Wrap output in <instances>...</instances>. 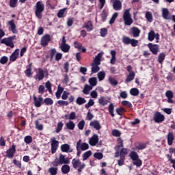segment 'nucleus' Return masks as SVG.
I'll return each mask as SVG.
<instances>
[{
  "instance_id": "1",
  "label": "nucleus",
  "mask_w": 175,
  "mask_h": 175,
  "mask_svg": "<svg viewBox=\"0 0 175 175\" xmlns=\"http://www.w3.org/2000/svg\"><path fill=\"white\" fill-rule=\"evenodd\" d=\"M70 163V159L66 157L65 155L60 154L58 159H55L53 162L52 165L55 167L59 165H68Z\"/></svg>"
},
{
  "instance_id": "2",
  "label": "nucleus",
  "mask_w": 175,
  "mask_h": 175,
  "mask_svg": "<svg viewBox=\"0 0 175 175\" xmlns=\"http://www.w3.org/2000/svg\"><path fill=\"white\" fill-rule=\"evenodd\" d=\"M44 10V4L42 1H38L36 5L35 14L38 18H42Z\"/></svg>"
},
{
  "instance_id": "3",
  "label": "nucleus",
  "mask_w": 175,
  "mask_h": 175,
  "mask_svg": "<svg viewBox=\"0 0 175 175\" xmlns=\"http://www.w3.org/2000/svg\"><path fill=\"white\" fill-rule=\"evenodd\" d=\"M72 165L74 169L77 170L79 173H81L83 172V169L85 167V163L80 161V159H73L72 161Z\"/></svg>"
},
{
  "instance_id": "4",
  "label": "nucleus",
  "mask_w": 175,
  "mask_h": 175,
  "mask_svg": "<svg viewBox=\"0 0 175 175\" xmlns=\"http://www.w3.org/2000/svg\"><path fill=\"white\" fill-rule=\"evenodd\" d=\"M15 39H16V36L5 38L1 40V43L2 44H5V46H8V47H11V49H13L14 47V44L13 43V40H14Z\"/></svg>"
},
{
  "instance_id": "5",
  "label": "nucleus",
  "mask_w": 175,
  "mask_h": 175,
  "mask_svg": "<svg viewBox=\"0 0 175 175\" xmlns=\"http://www.w3.org/2000/svg\"><path fill=\"white\" fill-rule=\"evenodd\" d=\"M123 19L124 21L125 25H131L133 21L132 17H131V14L129 13V10H126L123 15Z\"/></svg>"
},
{
  "instance_id": "6",
  "label": "nucleus",
  "mask_w": 175,
  "mask_h": 175,
  "mask_svg": "<svg viewBox=\"0 0 175 175\" xmlns=\"http://www.w3.org/2000/svg\"><path fill=\"white\" fill-rule=\"evenodd\" d=\"M51 146V152L52 154H55L57 152V150H58V146H59V142H58L55 137H52L50 139Z\"/></svg>"
},
{
  "instance_id": "7",
  "label": "nucleus",
  "mask_w": 175,
  "mask_h": 175,
  "mask_svg": "<svg viewBox=\"0 0 175 175\" xmlns=\"http://www.w3.org/2000/svg\"><path fill=\"white\" fill-rule=\"evenodd\" d=\"M60 49L64 53H68L69 50H70V46L66 44V40H65V36H63L62 38Z\"/></svg>"
},
{
  "instance_id": "8",
  "label": "nucleus",
  "mask_w": 175,
  "mask_h": 175,
  "mask_svg": "<svg viewBox=\"0 0 175 175\" xmlns=\"http://www.w3.org/2000/svg\"><path fill=\"white\" fill-rule=\"evenodd\" d=\"M88 148H90V145H88L87 143L81 144V139H79L77 143V151H79L80 149L82 150V151H85V150H88Z\"/></svg>"
},
{
  "instance_id": "9",
  "label": "nucleus",
  "mask_w": 175,
  "mask_h": 175,
  "mask_svg": "<svg viewBox=\"0 0 175 175\" xmlns=\"http://www.w3.org/2000/svg\"><path fill=\"white\" fill-rule=\"evenodd\" d=\"M148 39L150 40V42H152L154 39H156V42L158 43V42H159V33H155V31H151L150 33H148Z\"/></svg>"
},
{
  "instance_id": "10",
  "label": "nucleus",
  "mask_w": 175,
  "mask_h": 175,
  "mask_svg": "<svg viewBox=\"0 0 175 175\" xmlns=\"http://www.w3.org/2000/svg\"><path fill=\"white\" fill-rule=\"evenodd\" d=\"M44 74L49 76V71H44L42 68H39L36 75V79H38L39 81L43 80V79H44Z\"/></svg>"
},
{
  "instance_id": "11",
  "label": "nucleus",
  "mask_w": 175,
  "mask_h": 175,
  "mask_svg": "<svg viewBox=\"0 0 175 175\" xmlns=\"http://www.w3.org/2000/svg\"><path fill=\"white\" fill-rule=\"evenodd\" d=\"M148 47L149 50H150L151 53H152V54H154V55H157V54H158V51H159V45L149 43L148 44Z\"/></svg>"
},
{
  "instance_id": "12",
  "label": "nucleus",
  "mask_w": 175,
  "mask_h": 175,
  "mask_svg": "<svg viewBox=\"0 0 175 175\" xmlns=\"http://www.w3.org/2000/svg\"><path fill=\"white\" fill-rule=\"evenodd\" d=\"M154 121L157 123L163 122L165 121V116L162 115L160 112H156L154 116Z\"/></svg>"
},
{
  "instance_id": "13",
  "label": "nucleus",
  "mask_w": 175,
  "mask_h": 175,
  "mask_svg": "<svg viewBox=\"0 0 175 175\" xmlns=\"http://www.w3.org/2000/svg\"><path fill=\"white\" fill-rule=\"evenodd\" d=\"M99 142V136L98 135L94 134L93 136L89 139V144L92 146H96Z\"/></svg>"
},
{
  "instance_id": "14",
  "label": "nucleus",
  "mask_w": 175,
  "mask_h": 175,
  "mask_svg": "<svg viewBox=\"0 0 175 175\" xmlns=\"http://www.w3.org/2000/svg\"><path fill=\"white\" fill-rule=\"evenodd\" d=\"M118 145L116 147V152L115 153V157L117 158L118 157V154L120 153V150L124 147L123 141L121 138L118 139Z\"/></svg>"
},
{
  "instance_id": "15",
  "label": "nucleus",
  "mask_w": 175,
  "mask_h": 175,
  "mask_svg": "<svg viewBox=\"0 0 175 175\" xmlns=\"http://www.w3.org/2000/svg\"><path fill=\"white\" fill-rule=\"evenodd\" d=\"M33 100H34V105L36 107H40L44 103V100L42 96L36 97V96H33Z\"/></svg>"
},
{
  "instance_id": "16",
  "label": "nucleus",
  "mask_w": 175,
  "mask_h": 175,
  "mask_svg": "<svg viewBox=\"0 0 175 175\" xmlns=\"http://www.w3.org/2000/svg\"><path fill=\"white\" fill-rule=\"evenodd\" d=\"M51 40V38L50 37V35L46 34L41 38V45L43 46V47H46L47 44H49V42Z\"/></svg>"
},
{
  "instance_id": "17",
  "label": "nucleus",
  "mask_w": 175,
  "mask_h": 175,
  "mask_svg": "<svg viewBox=\"0 0 175 175\" xmlns=\"http://www.w3.org/2000/svg\"><path fill=\"white\" fill-rule=\"evenodd\" d=\"M16 153V146L12 145L11 148H10L7 151V157L8 158H13L14 157V154Z\"/></svg>"
},
{
  "instance_id": "18",
  "label": "nucleus",
  "mask_w": 175,
  "mask_h": 175,
  "mask_svg": "<svg viewBox=\"0 0 175 175\" xmlns=\"http://www.w3.org/2000/svg\"><path fill=\"white\" fill-rule=\"evenodd\" d=\"M99 105H102V106H106L107 103H110V97L105 98L103 96H100L98 98Z\"/></svg>"
},
{
  "instance_id": "19",
  "label": "nucleus",
  "mask_w": 175,
  "mask_h": 175,
  "mask_svg": "<svg viewBox=\"0 0 175 175\" xmlns=\"http://www.w3.org/2000/svg\"><path fill=\"white\" fill-rule=\"evenodd\" d=\"M140 29L137 27H132L131 29V33L133 35V38H139L140 36Z\"/></svg>"
},
{
  "instance_id": "20",
  "label": "nucleus",
  "mask_w": 175,
  "mask_h": 175,
  "mask_svg": "<svg viewBox=\"0 0 175 175\" xmlns=\"http://www.w3.org/2000/svg\"><path fill=\"white\" fill-rule=\"evenodd\" d=\"M20 54V49H17L14 51V52L12 53L10 57V60L12 61V62H14L16 59L18 58V55Z\"/></svg>"
},
{
  "instance_id": "21",
  "label": "nucleus",
  "mask_w": 175,
  "mask_h": 175,
  "mask_svg": "<svg viewBox=\"0 0 175 175\" xmlns=\"http://www.w3.org/2000/svg\"><path fill=\"white\" fill-rule=\"evenodd\" d=\"M90 125L92 128H94L96 131H99L102 128V126H100V123H99V121L98 120L92 121Z\"/></svg>"
},
{
  "instance_id": "22",
  "label": "nucleus",
  "mask_w": 175,
  "mask_h": 175,
  "mask_svg": "<svg viewBox=\"0 0 175 175\" xmlns=\"http://www.w3.org/2000/svg\"><path fill=\"white\" fill-rule=\"evenodd\" d=\"M74 46L79 51L80 50H81L82 53H85V51H87V49L84 46H83V44L77 41L74 42Z\"/></svg>"
},
{
  "instance_id": "23",
  "label": "nucleus",
  "mask_w": 175,
  "mask_h": 175,
  "mask_svg": "<svg viewBox=\"0 0 175 175\" xmlns=\"http://www.w3.org/2000/svg\"><path fill=\"white\" fill-rule=\"evenodd\" d=\"M113 8L115 10H121L122 6L120 0H114L113 3Z\"/></svg>"
},
{
  "instance_id": "24",
  "label": "nucleus",
  "mask_w": 175,
  "mask_h": 175,
  "mask_svg": "<svg viewBox=\"0 0 175 175\" xmlns=\"http://www.w3.org/2000/svg\"><path fill=\"white\" fill-rule=\"evenodd\" d=\"M8 25L10 27L11 31L13 33H17V29L16 24L14 23V20L8 21Z\"/></svg>"
},
{
  "instance_id": "25",
  "label": "nucleus",
  "mask_w": 175,
  "mask_h": 175,
  "mask_svg": "<svg viewBox=\"0 0 175 175\" xmlns=\"http://www.w3.org/2000/svg\"><path fill=\"white\" fill-rule=\"evenodd\" d=\"M61 150L63 152H72L73 151V150L70 149V146L68 144L62 145Z\"/></svg>"
},
{
  "instance_id": "26",
  "label": "nucleus",
  "mask_w": 175,
  "mask_h": 175,
  "mask_svg": "<svg viewBox=\"0 0 175 175\" xmlns=\"http://www.w3.org/2000/svg\"><path fill=\"white\" fill-rule=\"evenodd\" d=\"M103 55V52L99 53L95 57L94 60L93 65H100V58Z\"/></svg>"
},
{
  "instance_id": "27",
  "label": "nucleus",
  "mask_w": 175,
  "mask_h": 175,
  "mask_svg": "<svg viewBox=\"0 0 175 175\" xmlns=\"http://www.w3.org/2000/svg\"><path fill=\"white\" fill-rule=\"evenodd\" d=\"M167 143L169 146H172V144H173V141L174 140V134H173V133L170 132L167 134Z\"/></svg>"
},
{
  "instance_id": "28",
  "label": "nucleus",
  "mask_w": 175,
  "mask_h": 175,
  "mask_svg": "<svg viewBox=\"0 0 175 175\" xmlns=\"http://www.w3.org/2000/svg\"><path fill=\"white\" fill-rule=\"evenodd\" d=\"M110 54H111V59H110V64H111V65H114V64H116V55H117V52H116V51H110Z\"/></svg>"
},
{
  "instance_id": "29",
  "label": "nucleus",
  "mask_w": 175,
  "mask_h": 175,
  "mask_svg": "<svg viewBox=\"0 0 175 175\" xmlns=\"http://www.w3.org/2000/svg\"><path fill=\"white\" fill-rule=\"evenodd\" d=\"M83 28H86L87 31L90 32L94 29V26L92 25V23L91 21H88L83 25Z\"/></svg>"
},
{
  "instance_id": "30",
  "label": "nucleus",
  "mask_w": 175,
  "mask_h": 175,
  "mask_svg": "<svg viewBox=\"0 0 175 175\" xmlns=\"http://www.w3.org/2000/svg\"><path fill=\"white\" fill-rule=\"evenodd\" d=\"M66 126L70 131H73V129H75V126H76V124L75 122H73V121L70 120L66 124Z\"/></svg>"
},
{
  "instance_id": "31",
  "label": "nucleus",
  "mask_w": 175,
  "mask_h": 175,
  "mask_svg": "<svg viewBox=\"0 0 175 175\" xmlns=\"http://www.w3.org/2000/svg\"><path fill=\"white\" fill-rule=\"evenodd\" d=\"M127 154L128 150L121 148L119 150V153L118 154V155H120V158H125V155H126Z\"/></svg>"
},
{
  "instance_id": "32",
  "label": "nucleus",
  "mask_w": 175,
  "mask_h": 175,
  "mask_svg": "<svg viewBox=\"0 0 175 175\" xmlns=\"http://www.w3.org/2000/svg\"><path fill=\"white\" fill-rule=\"evenodd\" d=\"M66 120H76V113L71 112L64 116Z\"/></svg>"
},
{
  "instance_id": "33",
  "label": "nucleus",
  "mask_w": 175,
  "mask_h": 175,
  "mask_svg": "<svg viewBox=\"0 0 175 175\" xmlns=\"http://www.w3.org/2000/svg\"><path fill=\"white\" fill-rule=\"evenodd\" d=\"M135 72H130L126 79V83H131V81H132V80L135 79Z\"/></svg>"
},
{
  "instance_id": "34",
  "label": "nucleus",
  "mask_w": 175,
  "mask_h": 175,
  "mask_svg": "<svg viewBox=\"0 0 175 175\" xmlns=\"http://www.w3.org/2000/svg\"><path fill=\"white\" fill-rule=\"evenodd\" d=\"M162 14L165 20H169L170 18V15L169 14V10H167V9L163 8L162 10Z\"/></svg>"
},
{
  "instance_id": "35",
  "label": "nucleus",
  "mask_w": 175,
  "mask_h": 175,
  "mask_svg": "<svg viewBox=\"0 0 175 175\" xmlns=\"http://www.w3.org/2000/svg\"><path fill=\"white\" fill-rule=\"evenodd\" d=\"M62 172L64 174H68L70 172V167L68 165H64L62 167Z\"/></svg>"
},
{
  "instance_id": "36",
  "label": "nucleus",
  "mask_w": 175,
  "mask_h": 175,
  "mask_svg": "<svg viewBox=\"0 0 175 175\" xmlns=\"http://www.w3.org/2000/svg\"><path fill=\"white\" fill-rule=\"evenodd\" d=\"M94 86L92 85H85V88L83 89V94H85V95H88V94H90V91H91V90H92V88Z\"/></svg>"
},
{
  "instance_id": "37",
  "label": "nucleus",
  "mask_w": 175,
  "mask_h": 175,
  "mask_svg": "<svg viewBox=\"0 0 175 175\" xmlns=\"http://www.w3.org/2000/svg\"><path fill=\"white\" fill-rule=\"evenodd\" d=\"M63 92H64V88L59 85L57 88V91L55 93V96L57 99H59V98H61V94H62Z\"/></svg>"
},
{
  "instance_id": "38",
  "label": "nucleus",
  "mask_w": 175,
  "mask_h": 175,
  "mask_svg": "<svg viewBox=\"0 0 175 175\" xmlns=\"http://www.w3.org/2000/svg\"><path fill=\"white\" fill-rule=\"evenodd\" d=\"M89 83L92 87H95L98 84V80L96 79V77H92L89 79Z\"/></svg>"
},
{
  "instance_id": "39",
  "label": "nucleus",
  "mask_w": 175,
  "mask_h": 175,
  "mask_svg": "<svg viewBox=\"0 0 175 175\" xmlns=\"http://www.w3.org/2000/svg\"><path fill=\"white\" fill-rule=\"evenodd\" d=\"M97 76L99 81H102V80H104L106 77V72H105V71H100L98 73Z\"/></svg>"
},
{
  "instance_id": "40",
  "label": "nucleus",
  "mask_w": 175,
  "mask_h": 175,
  "mask_svg": "<svg viewBox=\"0 0 175 175\" xmlns=\"http://www.w3.org/2000/svg\"><path fill=\"white\" fill-rule=\"evenodd\" d=\"M92 155V152H91V150L85 152L83 154V161H87V159H88L89 157H91Z\"/></svg>"
},
{
  "instance_id": "41",
  "label": "nucleus",
  "mask_w": 175,
  "mask_h": 175,
  "mask_svg": "<svg viewBox=\"0 0 175 175\" xmlns=\"http://www.w3.org/2000/svg\"><path fill=\"white\" fill-rule=\"evenodd\" d=\"M100 70V68H99V65L98 64H92V73H96Z\"/></svg>"
},
{
  "instance_id": "42",
  "label": "nucleus",
  "mask_w": 175,
  "mask_h": 175,
  "mask_svg": "<svg viewBox=\"0 0 175 175\" xmlns=\"http://www.w3.org/2000/svg\"><path fill=\"white\" fill-rule=\"evenodd\" d=\"M25 74L26 75L27 77H32V68H31V66L27 68V70L25 71Z\"/></svg>"
},
{
  "instance_id": "43",
  "label": "nucleus",
  "mask_w": 175,
  "mask_h": 175,
  "mask_svg": "<svg viewBox=\"0 0 175 175\" xmlns=\"http://www.w3.org/2000/svg\"><path fill=\"white\" fill-rule=\"evenodd\" d=\"M87 102V100H85V98H83V97H78L77 98V105H84V103H85Z\"/></svg>"
},
{
  "instance_id": "44",
  "label": "nucleus",
  "mask_w": 175,
  "mask_h": 175,
  "mask_svg": "<svg viewBox=\"0 0 175 175\" xmlns=\"http://www.w3.org/2000/svg\"><path fill=\"white\" fill-rule=\"evenodd\" d=\"M66 9H62L60 10L58 13H57V17H59V18H62V17H65L66 16V14H65V12H66Z\"/></svg>"
},
{
  "instance_id": "45",
  "label": "nucleus",
  "mask_w": 175,
  "mask_h": 175,
  "mask_svg": "<svg viewBox=\"0 0 175 175\" xmlns=\"http://www.w3.org/2000/svg\"><path fill=\"white\" fill-rule=\"evenodd\" d=\"M130 157L133 161H136V159H139V155L136 152L133 151L130 153Z\"/></svg>"
},
{
  "instance_id": "46",
  "label": "nucleus",
  "mask_w": 175,
  "mask_h": 175,
  "mask_svg": "<svg viewBox=\"0 0 175 175\" xmlns=\"http://www.w3.org/2000/svg\"><path fill=\"white\" fill-rule=\"evenodd\" d=\"M49 172L51 175H57L58 173V168L57 167H51L49 169Z\"/></svg>"
},
{
  "instance_id": "47",
  "label": "nucleus",
  "mask_w": 175,
  "mask_h": 175,
  "mask_svg": "<svg viewBox=\"0 0 175 175\" xmlns=\"http://www.w3.org/2000/svg\"><path fill=\"white\" fill-rule=\"evenodd\" d=\"M130 94L131 95H133V96H137V95H139V90L137 88H132L131 90H130Z\"/></svg>"
},
{
  "instance_id": "48",
  "label": "nucleus",
  "mask_w": 175,
  "mask_h": 175,
  "mask_svg": "<svg viewBox=\"0 0 175 175\" xmlns=\"http://www.w3.org/2000/svg\"><path fill=\"white\" fill-rule=\"evenodd\" d=\"M165 57H166V55L163 53H161L159 54V57H158V61L159 64H162L163 61L165 60Z\"/></svg>"
},
{
  "instance_id": "49",
  "label": "nucleus",
  "mask_w": 175,
  "mask_h": 175,
  "mask_svg": "<svg viewBox=\"0 0 175 175\" xmlns=\"http://www.w3.org/2000/svg\"><path fill=\"white\" fill-rule=\"evenodd\" d=\"M44 103H45L47 106H51V105L54 103V101L50 98H46L44 100Z\"/></svg>"
},
{
  "instance_id": "50",
  "label": "nucleus",
  "mask_w": 175,
  "mask_h": 175,
  "mask_svg": "<svg viewBox=\"0 0 175 175\" xmlns=\"http://www.w3.org/2000/svg\"><path fill=\"white\" fill-rule=\"evenodd\" d=\"M131 38L127 36L122 37V42L124 44H131Z\"/></svg>"
},
{
  "instance_id": "51",
  "label": "nucleus",
  "mask_w": 175,
  "mask_h": 175,
  "mask_svg": "<svg viewBox=\"0 0 175 175\" xmlns=\"http://www.w3.org/2000/svg\"><path fill=\"white\" fill-rule=\"evenodd\" d=\"M62 128H64V123H62V122H60L57 124L56 133H59V132H61V131H62Z\"/></svg>"
},
{
  "instance_id": "52",
  "label": "nucleus",
  "mask_w": 175,
  "mask_h": 175,
  "mask_svg": "<svg viewBox=\"0 0 175 175\" xmlns=\"http://www.w3.org/2000/svg\"><path fill=\"white\" fill-rule=\"evenodd\" d=\"M109 112L111 117H114V105H113V103H111L109 106Z\"/></svg>"
},
{
  "instance_id": "53",
  "label": "nucleus",
  "mask_w": 175,
  "mask_h": 175,
  "mask_svg": "<svg viewBox=\"0 0 175 175\" xmlns=\"http://www.w3.org/2000/svg\"><path fill=\"white\" fill-rule=\"evenodd\" d=\"M118 17V12H116L113 14L111 18L109 21V24H114V21H116V18Z\"/></svg>"
},
{
  "instance_id": "54",
  "label": "nucleus",
  "mask_w": 175,
  "mask_h": 175,
  "mask_svg": "<svg viewBox=\"0 0 175 175\" xmlns=\"http://www.w3.org/2000/svg\"><path fill=\"white\" fill-rule=\"evenodd\" d=\"M146 18L149 23H151L152 21V14L150 12H147L146 14Z\"/></svg>"
},
{
  "instance_id": "55",
  "label": "nucleus",
  "mask_w": 175,
  "mask_h": 175,
  "mask_svg": "<svg viewBox=\"0 0 175 175\" xmlns=\"http://www.w3.org/2000/svg\"><path fill=\"white\" fill-rule=\"evenodd\" d=\"M35 124L36 129H38V131H43V124H39V120H36L35 122Z\"/></svg>"
},
{
  "instance_id": "56",
  "label": "nucleus",
  "mask_w": 175,
  "mask_h": 175,
  "mask_svg": "<svg viewBox=\"0 0 175 175\" xmlns=\"http://www.w3.org/2000/svg\"><path fill=\"white\" fill-rule=\"evenodd\" d=\"M94 105H95V102L94 100L90 99L89 100L88 103L85 104V107H86V109H89L91 106H94Z\"/></svg>"
},
{
  "instance_id": "57",
  "label": "nucleus",
  "mask_w": 175,
  "mask_h": 175,
  "mask_svg": "<svg viewBox=\"0 0 175 175\" xmlns=\"http://www.w3.org/2000/svg\"><path fill=\"white\" fill-rule=\"evenodd\" d=\"M94 157L96 158V159L100 160L103 158V154L100 152H96L94 154Z\"/></svg>"
},
{
  "instance_id": "58",
  "label": "nucleus",
  "mask_w": 175,
  "mask_h": 175,
  "mask_svg": "<svg viewBox=\"0 0 175 175\" xmlns=\"http://www.w3.org/2000/svg\"><path fill=\"white\" fill-rule=\"evenodd\" d=\"M25 142H26L27 144H31V143H32V137L30 135L25 137Z\"/></svg>"
},
{
  "instance_id": "59",
  "label": "nucleus",
  "mask_w": 175,
  "mask_h": 175,
  "mask_svg": "<svg viewBox=\"0 0 175 175\" xmlns=\"http://www.w3.org/2000/svg\"><path fill=\"white\" fill-rule=\"evenodd\" d=\"M85 125V122H84V120H81L78 123L79 129H80L81 131H83V129H84Z\"/></svg>"
},
{
  "instance_id": "60",
  "label": "nucleus",
  "mask_w": 175,
  "mask_h": 175,
  "mask_svg": "<svg viewBox=\"0 0 175 175\" xmlns=\"http://www.w3.org/2000/svg\"><path fill=\"white\" fill-rule=\"evenodd\" d=\"M109 81L110 84H111L112 85H117V84H118V82L117 81V80H116L113 77H109Z\"/></svg>"
},
{
  "instance_id": "61",
  "label": "nucleus",
  "mask_w": 175,
  "mask_h": 175,
  "mask_svg": "<svg viewBox=\"0 0 175 175\" xmlns=\"http://www.w3.org/2000/svg\"><path fill=\"white\" fill-rule=\"evenodd\" d=\"M134 165L137 166V167H139V166L142 164V160H140L139 158L134 160L133 161Z\"/></svg>"
},
{
  "instance_id": "62",
  "label": "nucleus",
  "mask_w": 175,
  "mask_h": 175,
  "mask_svg": "<svg viewBox=\"0 0 175 175\" xmlns=\"http://www.w3.org/2000/svg\"><path fill=\"white\" fill-rule=\"evenodd\" d=\"M112 135L113 136H115L116 137H118L121 136V132L118 130H113L112 131Z\"/></svg>"
},
{
  "instance_id": "63",
  "label": "nucleus",
  "mask_w": 175,
  "mask_h": 175,
  "mask_svg": "<svg viewBox=\"0 0 175 175\" xmlns=\"http://www.w3.org/2000/svg\"><path fill=\"white\" fill-rule=\"evenodd\" d=\"M91 98H93V99H96L98 98V92L96 90H93L90 93Z\"/></svg>"
},
{
  "instance_id": "64",
  "label": "nucleus",
  "mask_w": 175,
  "mask_h": 175,
  "mask_svg": "<svg viewBox=\"0 0 175 175\" xmlns=\"http://www.w3.org/2000/svg\"><path fill=\"white\" fill-rule=\"evenodd\" d=\"M70 93L68 92L64 91L62 96V99L64 100H66L68 99V96H69Z\"/></svg>"
}]
</instances>
